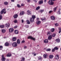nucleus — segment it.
Here are the masks:
<instances>
[{"mask_svg": "<svg viewBox=\"0 0 61 61\" xmlns=\"http://www.w3.org/2000/svg\"><path fill=\"white\" fill-rule=\"evenodd\" d=\"M52 36L51 35L49 36L48 37V38H52Z\"/></svg>", "mask_w": 61, "mask_h": 61, "instance_id": "obj_34", "label": "nucleus"}, {"mask_svg": "<svg viewBox=\"0 0 61 61\" xmlns=\"http://www.w3.org/2000/svg\"><path fill=\"white\" fill-rule=\"evenodd\" d=\"M11 1L12 2H14V0H11Z\"/></svg>", "mask_w": 61, "mask_h": 61, "instance_id": "obj_59", "label": "nucleus"}, {"mask_svg": "<svg viewBox=\"0 0 61 61\" xmlns=\"http://www.w3.org/2000/svg\"><path fill=\"white\" fill-rule=\"evenodd\" d=\"M51 19L52 20H54L55 19V17L53 16H51Z\"/></svg>", "mask_w": 61, "mask_h": 61, "instance_id": "obj_12", "label": "nucleus"}, {"mask_svg": "<svg viewBox=\"0 0 61 61\" xmlns=\"http://www.w3.org/2000/svg\"><path fill=\"white\" fill-rule=\"evenodd\" d=\"M14 22V23H16L17 22V21L16 20H15Z\"/></svg>", "mask_w": 61, "mask_h": 61, "instance_id": "obj_36", "label": "nucleus"}, {"mask_svg": "<svg viewBox=\"0 0 61 61\" xmlns=\"http://www.w3.org/2000/svg\"><path fill=\"white\" fill-rule=\"evenodd\" d=\"M3 48V47L2 46H0V50H2Z\"/></svg>", "mask_w": 61, "mask_h": 61, "instance_id": "obj_42", "label": "nucleus"}, {"mask_svg": "<svg viewBox=\"0 0 61 61\" xmlns=\"http://www.w3.org/2000/svg\"><path fill=\"white\" fill-rule=\"evenodd\" d=\"M6 10L5 9H4L0 11V13L1 14H3V12L4 11H5Z\"/></svg>", "mask_w": 61, "mask_h": 61, "instance_id": "obj_7", "label": "nucleus"}, {"mask_svg": "<svg viewBox=\"0 0 61 61\" xmlns=\"http://www.w3.org/2000/svg\"><path fill=\"white\" fill-rule=\"evenodd\" d=\"M25 13V12L24 11H22L20 13V15H23L24 13Z\"/></svg>", "mask_w": 61, "mask_h": 61, "instance_id": "obj_26", "label": "nucleus"}, {"mask_svg": "<svg viewBox=\"0 0 61 61\" xmlns=\"http://www.w3.org/2000/svg\"><path fill=\"white\" fill-rule=\"evenodd\" d=\"M39 20V18H37V20Z\"/></svg>", "mask_w": 61, "mask_h": 61, "instance_id": "obj_60", "label": "nucleus"}, {"mask_svg": "<svg viewBox=\"0 0 61 61\" xmlns=\"http://www.w3.org/2000/svg\"><path fill=\"white\" fill-rule=\"evenodd\" d=\"M52 12V11H50L49 12V13H50Z\"/></svg>", "mask_w": 61, "mask_h": 61, "instance_id": "obj_57", "label": "nucleus"}, {"mask_svg": "<svg viewBox=\"0 0 61 61\" xmlns=\"http://www.w3.org/2000/svg\"><path fill=\"white\" fill-rule=\"evenodd\" d=\"M12 45L13 47H16L17 46V44L16 42H14L12 43Z\"/></svg>", "mask_w": 61, "mask_h": 61, "instance_id": "obj_3", "label": "nucleus"}, {"mask_svg": "<svg viewBox=\"0 0 61 61\" xmlns=\"http://www.w3.org/2000/svg\"><path fill=\"white\" fill-rule=\"evenodd\" d=\"M54 56L52 55H51L49 56V58L50 59H52Z\"/></svg>", "mask_w": 61, "mask_h": 61, "instance_id": "obj_9", "label": "nucleus"}, {"mask_svg": "<svg viewBox=\"0 0 61 61\" xmlns=\"http://www.w3.org/2000/svg\"><path fill=\"white\" fill-rule=\"evenodd\" d=\"M55 26H58L59 25L57 23L56 24H55Z\"/></svg>", "mask_w": 61, "mask_h": 61, "instance_id": "obj_40", "label": "nucleus"}, {"mask_svg": "<svg viewBox=\"0 0 61 61\" xmlns=\"http://www.w3.org/2000/svg\"><path fill=\"white\" fill-rule=\"evenodd\" d=\"M10 25V24L9 23H8V24L7 23H6L5 24L6 27H7V28H9V27Z\"/></svg>", "mask_w": 61, "mask_h": 61, "instance_id": "obj_18", "label": "nucleus"}, {"mask_svg": "<svg viewBox=\"0 0 61 61\" xmlns=\"http://www.w3.org/2000/svg\"><path fill=\"white\" fill-rule=\"evenodd\" d=\"M59 30H60L59 31V33L60 34V33H61V29H60V28H59Z\"/></svg>", "mask_w": 61, "mask_h": 61, "instance_id": "obj_45", "label": "nucleus"}, {"mask_svg": "<svg viewBox=\"0 0 61 61\" xmlns=\"http://www.w3.org/2000/svg\"><path fill=\"white\" fill-rule=\"evenodd\" d=\"M59 55L56 54L55 57V58L56 60H58L59 59Z\"/></svg>", "mask_w": 61, "mask_h": 61, "instance_id": "obj_4", "label": "nucleus"}, {"mask_svg": "<svg viewBox=\"0 0 61 61\" xmlns=\"http://www.w3.org/2000/svg\"><path fill=\"white\" fill-rule=\"evenodd\" d=\"M44 11V9L43 10H41L40 11V12L41 13H42V12H43Z\"/></svg>", "mask_w": 61, "mask_h": 61, "instance_id": "obj_39", "label": "nucleus"}, {"mask_svg": "<svg viewBox=\"0 0 61 61\" xmlns=\"http://www.w3.org/2000/svg\"><path fill=\"white\" fill-rule=\"evenodd\" d=\"M6 11H5V12H3V13H4V14H5L6 13Z\"/></svg>", "mask_w": 61, "mask_h": 61, "instance_id": "obj_56", "label": "nucleus"}, {"mask_svg": "<svg viewBox=\"0 0 61 61\" xmlns=\"http://www.w3.org/2000/svg\"><path fill=\"white\" fill-rule=\"evenodd\" d=\"M1 32L2 33H5V32H6V30L4 29H2L1 30Z\"/></svg>", "mask_w": 61, "mask_h": 61, "instance_id": "obj_28", "label": "nucleus"}, {"mask_svg": "<svg viewBox=\"0 0 61 61\" xmlns=\"http://www.w3.org/2000/svg\"><path fill=\"white\" fill-rule=\"evenodd\" d=\"M4 4L5 5H7L8 4V2L7 1H5L4 2Z\"/></svg>", "mask_w": 61, "mask_h": 61, "instance_id": "obj_25", "label": "nucleus"}, {"mask_svg": "<svg viewBox=\"0 0 61 61\" xmlns=\"http://www.w3.org/2000/svg\"><path fill=\"white\" fill-rule=\"evenodd\" d=\"M16 38H13L12 39V40L13 41H15L16 40Z\"/></svg>", "mask_w": 61, "mask_h": 61, "instance_id": "obj_43", "label": "nucleus"}, {"mask_svg": "<svg viewBox=\"0 0 61 61\" xmlns=\"http://www.w3.org/2000/svg\"><path fill=\"white\" fill-rule=\"evenodd\" d=\"M46 50L47 51H51V49H48Z\"/></svg>", "mask_w": 61, "mask_h": 61, "instance_id": "obj_41", "label": "nucleus"}, {"mask_svg": "<svg viewBox=\"0 0 61 61\" xmlns=\"http://www.w3.org/2000/svg\"><path fill=\"white\" fill-rule=\"evenodd\" d=\"M55 41L57 43H59L60 42V40L59 38L57 39Z\"/></svg>", "mask_w": 61, "mask_h": 61, "instance_id": "obj_11", "label": "nucleus"}, {"mask_svg": "<svg viewBox=\"0 0 61 61\" xmlns=\"http://www.w3.org/2000/svg\"><path fill=\"white\" fill-rule=\"evenodd\" d=\"M61 9L60 8H59L57 12V13L58 14H61Z\"/></svg>", "mask_w": 61, "mask_h": 61, "instance_id": "obj_16", "label": "nucleus"}, {"mask_svg": "<svg viewBox=\"0 0 61 61\" xmlns=\"http://www.w3.org/2000/svg\"><path fill=\"white\" fill-rule=\"evenodd\" d=\"M50 32H48L47 33V35H48V36H49V35H50Z\"/></svg>", "mask_w": 61, "mask_h": 61, "instance_id": "obj_47", "label": "nucleus"}, {"mask_svg": "<svg viewBox=\"0 0 61 61\" xmlns=\"http://www.w3.org/2000/svg\"><path fill=\"white\" fill-rule=\"evenodd\" d=\"M40 7L39 6H38V7H37L36 8V10H38L40 9Z\"/></svg>", "mask_w": 61, "mask_h": 61, "instance_id": "obj_32", "label": "nucleus"}, {"mask_svg": "<svg viewBox=\"0 0 61 61\" xmlns=\"http://www.w3.org/2000/svg\"><path fill=\"white\" fill-rule=\"evenodd\" d=\"M9 32L12 33L14 31V29L13 28H11L9 29Z\"/></svg>", "mask_w": 61, "mask_h": 61, "instance_id": "obj_5", "label": "nucleus"}, {"mask_svg": "<svg viewBox=\"0 0 61 61\" xmlns=\"http://www.w3.org/2000/svg\"><path fill=\"white\" fill-rule=\"evenodd\" d=\"M44 57L45 58H46L47 57H48V55L46 54H45L43 55Z\"/></svg>", "mask_w": 61, "mask_h": 61, "instance_id": "obj_15", "label": "nucleus"}, {"mask_svg": "<svg viewBox=\"0 0 61 61\" xmlns=\"http://www.w3.org/2000/svg\"><path fill=\"white\" fill-rule=\"evenodd\" d=\"M31 40H34V41H35V40L36 39L35 38H30Z\"/></svg>", "mask_w": 61, "mask_h": 61, "instance_id": "obj_48", "label": "nucleus"}, {"mask_svg": "<svg viewBox=\"0 0 61 61\" xmlns=\"http://www.w3.org/2000/svg\"><path fill=\"white\" fill-rule=\"evenodd\" d=\"M18 16V15L17 14H16L14 15L13 17L15 19L17 18Z\"/></svg>", "mask_w": 61, "mask_h": 61, "instance_id": "obj_19", "label": "nucleus"}, {"mask_svg": "<svg viewBox=\"0 0 61 61\" xmlns=\"http://www.w3.org/2000/svg\"><path fill=\"white\" fill-rule=\"evenodd\" d=\"M27 1L28 2H30V0H27Z\"/></svg>", "mask_w": 61, "mask_h": 61, "instance_id": "obj_62", "label": "nucleus"}, {"mask_svg": "<svg viewBox=\"0 0 61 61\" xmlns=\"http://www.w3.org/2000/svg\"><path fill=\"white\" fill-rule=\"evenodd\" d=\"M32 18H30V21L31 22H34V19H35L36 18V16L34 15H32Z\"/></svg>", "mask_w": 61, "mask_h": 61, "instance_id": "obj_1", "label": "nucleus"}, {"mask_svg": "<svg viewBox=\"0 0 61 61\" xmlns=\"http://www.w3.org/2000/svg\"><path fill=\"white\" fill-rule=\"evenodd\" d=\"M0 27L1 28H3L5 27V25H0Z\"/></svg>", "mask_w": 61, "mask_h": 61, "instance_id": "obj_24", "label": "nucleus"}, {"mask_svg": "<svg viewBox=\"0 0 61 61\" xmlns=\"http://www.w3.org/2000/svg\"><path fill=\"white\" fill-rule=\"evenodd\" d=\"M57 8V7H56L54 9V12H55L56 11V10Z\"/></svg>", "mask_w": 61, "mask_h": 61, "instance_id": "obj_35", "label": "nucleus"}, {"mask_svg": "<svg viewBox=\"0 0 61 61\" xmlns=\"http://www.w3.org/2000/svg\"><path fill=\"white\" fill-rule=\"evenodd\" d=\"M26 27L28 28L29 27V26L28 25H26Z\"/></svg>", "mask_w": 61, "mask_h": 61, "instance_id": "obj_55", "label": "nucleus"}, {"mask_svg": "<svg viewBox=\"0 0 61 61\" xmlns=\"http://www.w3.org/2000/svg\"><path fill=\"white\" fill-rule=\"evenodd\" d=\"M55 51V48H54L53 49H52V52H54Z\"/></svg>", "mask_w": 61, "mask_h": 61, "instance_id": "obj_46", "label": "nucleus"}, {"mask_svg": "<svg viewBox=\"0 0 61 61\" xmlns=\"http://www.w3.org/2000/svg\"><path fill=\"white\" fill-rule=\"evenodd\" d=\"M1 60H2V61H5L6 60V59L5 58H2Z\"/></svg>", "mask_w": 61, "mask_h": 61, "instance_id": "obj_30", "label": "nucleus"}, {"mask_svg": "<svg viewBox=\"0 0 61 61\" xmlns=\"http://www.w3.org/2000/svg\"><path fill=\"white\" fill-rule=\"evenodd\" d=\"M25 58L24 57H22L20 61H25Z\"/></svg>", "mask_w": 61, "mask_h": 61, "instance_id": "obj_27", "label": "nucleus"}, {"mask_svg": "<svg viewBox=\"0 0 61 61\" xmlns=\"http://www.w3.org/2000/svg\"><path fill=\"white\" fill-rule=\"evenodd\" d=\"M41 20L43 22L45 21L46 20V19L45 17H42V18L41 19Z\"/></svg>", "mask_w": 61, "mask_h": 61, "instance_id": "obj_10", "label": "nucleus"}, {"mask_svg": "<svg viewBox=\"0 0 61 61\" xmlns=\"http://www.w3.org/2000/svg\"><path fill=\"white\" fill-rule=\"evenodd\" d=\"M17 43L18 44H20V41L19 39L17 40Z\"/></svg>", "mask_w": 61, "mask_h": 61, "instance_id": "obj_22", "label": "nucleus"}, {"mask_svg": "<svg viewBox=\"0 0 61 61\" xmlns=\"http://www.w3.org/2000/svg\"><path fill=\"white\" fill-rule=\"evenodd\" d=\"M24 5H25L24 4H23V3H22L21 4V5L22 6H24Z\"/></svg>", "mask_w": 61, "mask_h": 61, "instance_id": "obj_51", "label": "nucleus"}, {"mask_svg": "<svg viewBox=\"0 0 61 61\" xmlns=\"http://www.w3.org/2000/svg\"><path fill=\"white\" fill-rule=\"evenodd\" d=\"M14 32L15 33V34L17 35L18 34L19 31L18 30H16L14 31Z\"/></svg>", "mask_w": 61, "mask_h": 61, "instance_id": "obj_17", "label": "nucleus"}, {"mask_svg": "<svg viewBox=\"0 0 61 61\" xmlns=\"http://www.w3.org/2000/svg\"><path fill=\"white\" fill-rule=\"evenodd\" d=\"M55 30V29L54 28H52L51 30V31L52 32H54V31Z\"/></svg>", "mask_w": 61, "mask_h": 61, "instance_id": "obj_29", "label": "nucleus"}, {"mask_svg": "<svg viewBox=\"0 0 61 61\" xmlns=\"http://www.w3.org/2000/svg\"><path fill=\"white\" fill-rule=\"evenodd\" d=\"M56 0H49L48 2V3L49 4H50L51 5H53L54 4V2L52 1H54Z\"/></svg>", "mask_w": 61, "mask_h": 61, "instance_id": "obj_2", "label": "nucleus"}, {"mask_svg": "<svg viewBox=\"0 0 61 61\" xmlns=\"http://www.w3.org/2000/svg\"><path fill=\"white\" fill-rule=\"evenodd\" d=\"M17 26H15L14 27V28H17Z\"/></svg>", "mask_w": 61, "mask_h": 61, "instance_id": "obj_54", "label": "nucleus"}, {"mask_svg": "<svg viewBox=\"0 0 61 61\" xmlns=\"http://www.w3.org/2000/svg\"><path fill=\"white\" fill-rule=\"evenodd\" d=\"M44 43H45L46 44L48 43V40L47 39H46L44 40Z\"/></svg>", "mask_w": 61, "mask_h": 61, "instance_id": "obj_14", "label": "nucleus"}, {"mask_svg": "<svg viewBox=\"0 0 61 61\" xmlns=\"http://www.w3.org/2000/svg\"><path fill=\"white\" fill-rule=\"evenodd\" d=\"M21 21L22 22V23H23L24 22V20L23 19L21 20Z\"/></svg>", "mask_w": 61, "mask_h": 61, "instance_id": "obj_53", "label": "nucleus"}, {"mask_svg": "<svg viewBox=\"0 0 61 61\" xmlns=\"http://www.w3.org/2000/svg\"><path fill=\"white\" fill-rule=\"evenodd\" d=\"M27 22L28 23V24H30V22L29 20H27Z\"/></svg>", "mask_w": 61, "mask_h": 61, "instance_id": "obj_38", "label": "nucleus"}, {"mask_svg": "<svg viewBox=\"0 0 61 61\" xmlns=\"http://www.w3.org/2000/svg\"><path fill=\"white\" fill-rule=\"evenodd\" d=\"M27 14L28 15H30L32 13V12L30 10H28L27 11Z\"/></svg>", "mask_w": 61, "mask_h": 61, "instance_id": "obj_6", "label": "nucleus"}, {"mask_svg": "<svg viewBox=\"0 0 61 61\" xmlns=\"http://www.w3.org/2000/svg\"><path fill=\"white\" fill-rule=\"evenodd\" d=\"M56 36V34L55 33H54L52 35V36L53 37H55Z\"/></svg>", "mask_w": 61, "mask_h": 61, "instance_id": "obj_37", "label": "nucleus"}, {"mask_svg": "<svg viewBox=\"0 0 61 61\" xmlns=\"http://www.w3.org/2000/svg\"><path fill=\"white\" fill-rule=\"evenodd\" d=\"M25 41L23 40L22 41L21 43H25Z\"/></svg>", "mask_w": 61, "mask_h": 61, "instance_id": "obj_50", "label": "nucleus"}, {"mask_svg": "<svg viewBox=\"0 0 61 61\" xmlns=\"http://www.w3.org/2000/svg\"><path fill=\"white\" fill-rule=\"evenodd\" d=\"M2 17L1 15H0V20H1L2 19Z\"/></svg>", "mask_w": 61, "mask_h": 61, "instance_id": "obj_44", "label": "nucleus"}, {"mask_svg": "<svg viewBox=\"0 0 61 61\" xmlns=\"http://www.w3.org/2000/svg\"><path fill=\"white\" fill-rule=\"evenodd\" d=\"M51 38H48V40H51Z\"/></svg>", "mask_w": 61, "mask_h": 61, "instance_id": "obj_64", "label": "nucleus"}, {"mask_svg": "<svg viewBox=\"0 0 61 61\" xmlns=\"http://www.w3.org/2000/svg\"><path fill=\"white\" fill-rule=\"evenodd\" d=\"M43 1L42 0H41L39 2V4H42L43 3Z\"/></svg>", "mask_w": 61, "mask_h": 61, "instance_id": "obj_21", "label": "nucleus"}, {"mask_svg": "<svg viewBox=\"0 0 61 61\" xmlns=\"http://www.w3.org/2000/svg\"><path fill=\"white\" fill-rule=\"evenodd\" d=\"M28 38H34L31 36H28Z\"/></svg>", "mask_w": 61, "mask_h": 61, "instance_id": "obj_31", "label": "nucleus"}, {"mask_svg": "<svg viewBox=\"0 0 61 61\" xmlns=\"http://www.w3.org/2000/svg\"><path fill=\"white\" fill-rule=\"evenodd\" d=\"M16 37H13L12 38H16Z\"/></svg>", "mask_w": 61, "mask_h": 61, "instance_id": "obj_61", "label": "nucleus"}, {"mask_svg": "<svg viewBox=\"0 0 61 61\" xmlns=\"http://www.w3.org/2000/svg\"><path fill=\"white\" fill-rule=\"evenodd\" d=\"M27 48V47L26 46H24V48L25 49V48Z\"/></svg>", "mask_w": 61, "mask_h": 61, "instance_id": "obj_58", "label": "nucleus"}, {"mask_svg": "<svg viewBox=\"0 0 61 61\" xmlns=\"http://www.w3.org/2000/svg\"><path fill=\"white\" fill-rule=\"evenodd\" d=\"M17 7H21V6L19 4L17 5Z\"/></svg>", "mask_w": 61, "mask_h": 61, "instance_id": "obj_49", "label": "nucleus"}, {"mask_svg": "<svg viewBox=\"0 0 61 61\" xmlns=\"http://www.w3.org/2000/svg\"><path fill=\"white\" fill-rule=\"evenodd\" d=\"M54 49H55V50H58L59 48L57 47H55L54 48Z\"/></svg>", "mask_w": 61, "mask_h": 61, "instance_id": "obj_33", "label": "nucleus"}, {"mask_svg": "<svg viewBox=\"0 0 61 61\" xmlns=\"http://www.w3.org/2000/svg\"><path fill=\"white\" fill-rule=\"evenodd\" d=\"M11 54L10 52L8 53V54L6 56L7 57H10L11 56Z\"/></svg>", "mask_w": 61, "mask_h": 61, "instance_id": "obj_8", "label": "nucleus"}, {"mask_svg": "<svg viewBox=\"0 0 61 61\" xmlns=\"http://www.w3.org/2000/svg\"><path fill=\"white\" fill-rule=\"evenodd\" d=\"M42 58L41 56H39L38 58V60H42Z\"/></svg>", "mask_w": 61, "mask_h": 61, "instance_id": "obj_20", "label": "nucleus"}, {"mask_svg": "<svg viewBox=\"0 0 61 61\" xmlns=\"http://www.w3.org/2000/svg\"><path fill=\"white\" fill-rule=\"evenodd\" d=\"M5 46H8L9 45V43L8 42H6L5 44Z\"/></svg>", "mask_w": 61, "mask_h": 61, "instance_id": "obj_23", "label": "nucleus"}, {"mask_svg": "<svg viewBox=\"0 0 61 61\" xmlns=\"http://www.w3.org/2000/svg\"><path fill=\"white\" fill-rule=\"evenodd\" d=\"M41 22L39 20H37L36 23L37 25H39L41 23Z\"/></svg>", "mask_w": 61, "mask_h": 61, "instance_id": "obj_13", "label": "nucleus"}, {"mask_svg": "<svg viewBox=\"0 0 61 61\" xmlns=\"http://www.w3.org/2000/svg\"><path fill=\"white\" fill-rule=\"evenodd\" d=\"M4 57V56L3 55H2V56H1V57L2 58H5V57Z\"/></svg>", "mask_w": 61, "mask_h": 61, "instance_id": "obj_52", "label": "nucleus"}, {"mask_svg": "<svg viewBox=\"0 0 61 61\" xmlns=\"http://www.w3.org/2000/svg\"><path fill=\"white\" fill-rule=\"evenodd\" d=\"M44 1L46 3V0H45Z\"/></svg>", "mask_w": 61, "mask_h": 61, "instance_id": "obj_63", "label": "nucleus"}]
</instances>
